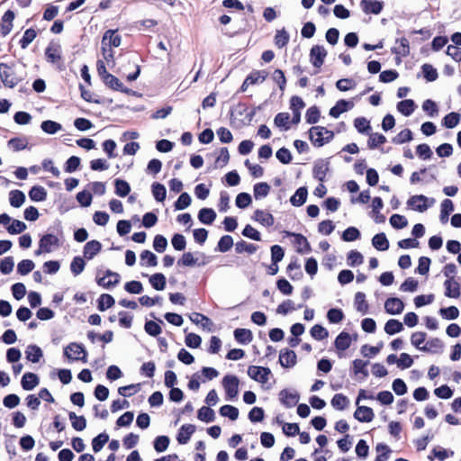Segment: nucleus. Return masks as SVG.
I'll return each instance as SVG.
<instances>
[{
  "instance_id": "1",
  "label": "nucleus",
  "mask_w": 461,
  "mask_h": 461,
  "mask_svg": "<svg viewBox=\"0 0 461 461\" xmlns=\"http://www.w3.org/2000/svg\"><path fill=\"white\" fill-rule=\"evenodd\" d=\"M0 78L5 87L14 88L22 81L13 66L0 63Z\"/></svg>"
},
{
  "instance_id": "2",
  "label": "nucleus",
  "mask_w": 461,
  "mask_h": 461,
  "mask_svg": "<svg viewBox=\"0 0 461 461\" xmlns=\"http://www.w3.org/2000/svg\"><path fill=\"white\" fill-rule=\"evenodd\" d=\"M310 140L314 146L321 147L332 140L334 133L325 127L313 126L309 131Z\"/></svg>"
},
{
  "instance_id": "3",
  "label": "nucleus",
  "mask_w": 461,
  "mask_h": 461,
  "mask_svg": "<svg viewBox=\"0 0 461 461\" xmlns=\"http://www.w3.org/2000/svg\"><path fill=\"white\" fill-rule=\"evenodd\" d=\"M64 355L69 360L72 361H82L83 363L87 362L86 351L85 348L78 343L72 342L64 348Z\"/></svg>"
},
{
  "instance_id": "4",
  "label": "nucleus",
  "mask_w": 461,
  "mask_h": 461,
  "mask_svg": "<svg viewBox=\"0 0 461 461\" xmlns=\"http://www.w3.org/2000/svg\"><path fill=\"white\" fill-rule=\"evenodd\" d=\"M239 379L236 375H227L222 379V386L229 399L236 398L239 393Z\"/></svg>"
},
{
  "instance_id": "5",
  "label": "nucleus",
  "mask_w": 461,
  "mask_h": 461,
  "mask_svg": "<svg viewBox=\"0 0 461 461\" xmlns=\"http://www.w3.org/2000/svg\"><path fill=\"white\" fill-rule=\"evenodd\" d=\"M121 36L116 33L115 30H108L104 32L102 39V51L105 59H107L106 47H119L121 45Z\"/></svg>"
},
{
  "instance_id": "6",
  "label": "nucleus",
  "mask_w": 461,
  "mask_h": 461,
  "mask_svg": "<svg viewBox=\"0 0 461 461\" xmlns=\"http://www.w3.org/2000/svg\"><path fill=\"white\" fill-rule=\"evenodd\" d=\"M271 371L268 367L250 366L248 369L249 376L259 383L265 384L268 381Z\"/></svg>"
},
{
  "instance_id": "7",
  "label": "nucleus",
  "mask_w": 461,
  "mask_h": 461,
  "mask_svg": "<svg viewBox=\"0 0 461 461\" xmlns=\"http://www.w3.org/2000/svg\"><path fill=\"white\" fill-rule=\"evenodd\" d=\"M299 393L294 390L285 389L279 393V400L286 408L294 407L299 402Z\"/></svg>"
},
{
  "instance_id": "8",
  "label": "nucleus",
  "mask_w": 461,
  "mask_h": 461,
  "mask_svg": "<svg viewBox=\"0 0 461 461\" xmlns=\"http://www.w3.org/2000/svg\"><path fill=\"white\" fill-rule=\"evenodd\" d=\"M429 198L423 194H416L412 195L409 198L407 204L411 207L413 210L418 211L420 212H423L427 211L430 204H428Z\"/></svg>"
},
{
  "instance_id": "9",
  "label": "nucleus",
  "mask_w": 461,
  "mask_h": 461,
  "mask_svg": "<svg viewBox=\"0 0 461 461\" xmlns=\"http://www.w3.org/2000/svg\"><path fill=\"white\" fill-rule=\"evenodd\" d=\"M327 56L326 50L320 45H315L311 49L310 60L315 68H321Z\"/></svg>"
},
{
  "instance_id": "10",
  "label": "nucleus",
  "mask_w": 461,
  "mask_h": 461,
  "mask_svg": "<svg viewBox=\"0 0 461 461\" xmlns=\"http://www.w3.org/2000/svg\"><path fill=\"white\" fill-rule=\"evenodd\" d=\"M297 357L294 351L291 349H284L279 354V363L283 367L290 368L295 366Z\"/></svg>"
},
{
  "instance_id": "11",
  "label": "nucleus",
  "mask_w": 461,
  "mask_h": 461,
  "mask_svg": "<svg viewBox=\"0 0 461 461\" xmlns=\"http://www.w3.org/2000/svg\"><path fill=\"white\" fill-rule=\"evenodd\" d=\"M384 309L385 312L389 314H400L404 309V303L399 298H388L384 303Z\"/></svg>"
},
{
  "instance_id": "12",
  "label": "nucleus",
  "mask_w": 461,
  "mask_h": 461,
  "mask_svg": "<svg viewBox=\"0 0 461 461\" xmlns=\"http://www.w3.org/2000/svg\"><path fill=\"white\" fill-rule=\"evenodd\" d=\"M41 250L51 252L54 249L59 246V240L54 234H45L40 240Z\"/></svg>"
},
{
  "instance_id": "13",
  "label": "nucleus",
  "mask_w": 461,
  "mask_h": 461,
  "mask_svg": "<svg viewBox=\"0 0 461 461\" xmlns=\"http://www.w3.org/2000/svg\"><path fill=\"white\" fill-rule=\"evenodd\" d=\"M120 275L118 273L107 270L104 277L97 279V284L104 288L114 286L120 282Z\"/></svg>"
},
{
  "instance_id": "14",
  "label": "nucleus",
  "mask_w": 461,
  "mask_h": 461,
  "mask_svg": "<svg viewBox=\"0 0 461 461\" xmlns=\"http://www.w3.org/2000/svg\"><path fill=\"white\" fill-rule=\"evenodd\" d=\"M291 235L294 238V244L298 253L307 254L311 252V245L303 235L299 233H292Z\"/></svg>"
},
{
  "instance_id": "15",
  "label": "nucleus",
  "mask_w": 461,
  "mask_h": 461,
  "mask_svg": "<svg viewBox=\"0 0 461 461\" xmlns=\"http://www.w3.org/2000/svg\"><path fill=\"white\" fill-rule=\"evenodd\" d=\"M445 295L449 298H458L461 295L460 285L455 278L444 282Z\"/></svg>"
},
{
  "instance_id": "16",
  "label": "nucleus",
  "mask_w": 461,
  "mask_h": 461,
  "mask_svg": "<svg viewBox=\"0 0 461 461\" xmlns=\"http://www.w3.org/2000/svg\"><path fill=\"white\" fill-rule=\"evenodd\" d=\"M360 6L366 14H378L383 9V4L376 0H362Z\"/></svg>"
},
{
  "instance_id": "17",
  "label": "nucleus",
  "mask_w": 461,
  "mask_h": 461,
  "mask_svg": "<svg viewBox=\"0 0 461 461\" xmlns=\"http://www.w3.org/2000/svg\"><path fill=\"white\" fill-rule=\"evenodd\" d=\"M354 417L360 422H370L373 420L375 414L371 408L358 406L354 413Z\"/></svg>"
},
{
  "instance_id": "18",
  "label": "nucleus",
  "mask_w": 461,
  "mask_h": 461,
  "mask_svg": "<svg viewBox=\"0 0 461 461\" xmlns=\"http://www.w3.org/2000/svg\"><path fill=\"white\" fill-rule=\"evenodd\" d=\"M195 431V426L194 425H192V424H184L178 433H177V437H176V439L178 441L179 444H186L191 436L194 433Z\"/></svg>"
},
{
  "instance_id": "19",
  "label": "nucleus",
  "mask_w": 461,
  "mask_h": 461,
  "mask_svg": "<svg viewBox=\"0 0 461 461\" xmlns=\"http://www.w3.org/2000/svg\"><path fill=\"white\" fill-rule=\"evenodd\" d=\"M102 249V244L98 240H90L86 243L83 254L86 259H92L95 255H97Z\"/></svg>"
},
{
  "instance_id": "20",
  "label": "nucleus",
  "mask_w": 461,
  "mask_h": 461,
  "mask_svg": "<svg viewBox=\"0 0 461 461\" xmlns=\"http://www.w3.org/2000/svg\"><path fill=\"white\" fill-rule=\"evenodd\" d=\"M15 18V14L13 11L11 10H7L3 17H2V23H1V33L5 36L7 35L8 33H10V32L12 31L13 29V22Z\"/></svg>"
},
{
  "instance_id": "21",
  "label": "nucleus",
  "mask_w": 461,
  "mask_h": 461,
  "mask_svg": "<svg viewBox=\"0 0 461 461\" xmlns=\"http://www.w3.org/2000/svg\"><path fill=\"white\" fill-rule=\"evenodd\" d=\"M392 51L399 57L408 56L410 53L409 41L404 37L397 39Z\"/></svg>"
},
{
  "instance_id": "22",
  "label": "nucleus",
  "mask_w": 461,
  "mask_h": 461,
  "mask_svg": "<svg viewBox=\"0 0 461 461\" xmlns=\"http://www.w3.org/2000/svg\"><path fill=\"white\" fill-rule=\"evenodd\" d=\"M354 104L346 100H339L337 104L330 110V115L338 118L342 113L348 111L353 107Z\"/></svg>"
},
{
  "instance_id": "23",
  "label": "nucleus",
  "mask_w": 461,
  "mask_h": 461,
  "mask_svg": "<svg viewBox=\"0 0 461 461\" xmlns=\"http://www.w3.org/2000/svg\"><path fill=\"white\" fill-rule=\"evenodd\" d=\"M39 377L37 375L27 372L23 375L21 384L22 387L26 391L34 389L39 384Z\"/></svg>"
},
{
  "instance_id": "24",
  "label": "nucleus",
  "mask_w": 461,
  "mask_h": 461,
  "mask_svg": "<svg viewBox=\"0 0 461 461\" xmlns=\"http://www.w3.org/2000/svg\"><path fill=\"white\" fill-rule=\"evenodd\" d=\"M253 219L267 227L272 226L275 222L273 215L263 210L255 211Z\"/></svg>"
},
{
  "instance_id": "25",
  "label": "nucleus",
  "mask_w": 461,
  "mask_h": 461,
  "mask_svg": "<svg viewBox=\"0 0 461 461\" xmlns=\"http://www.w3.org/2000/svg\"><path fill=\"white\" fill-rule=\"evenodd\" d=\"M189 318L192 322L195 324H200L205 330H212L213 323L205 315L199 312H193Z\"/></svg>"
},
{
  "instance_id": "26",
  "label": "nucleus",
  "mask_w": 461,
  "mask_h": 461,
  "mask_svg": "<svg viewBox=\"0 0 461 461\" xmlns=\"http://www.w3.org/2000/svg\"><path fill=\"white\" fill-rule=\"evenodd\" d=\"M352 339L348 332L339 333L335 339V347L338 350L344 351L348 349L351 345Z\"/></svg>"
},
{
  "instance_id": "27",
  "label": "nucleus",
  "mask_w": 461,
  "mask_h": 461,
  "mask_svg": "<svg viewBox=\"0 0 461 461\" xmlns=\"http://www.w3.org/2000/svg\"><path fill=\"white\" fill-rule=\"evenodd\" d=\"M368 365V361H364L362 359H355L353 361V372L356 376L361 375L359 379H366L368 376V370L366 368Z\"/></svg>"
},
{
  "instance_id": "28",
  "label": "nucleus",
  "mask_w": 461,
  "mask_h": 461,
  "mask_svg": "<svg viewBox=\"0 0 461 461\" xmlns=\"http://www.w3.org/2000/svg\"><path fill=\"white\" fill-rule=\"evenodd\" d=\"M329 170V162L325 160H319L315 162L313 167V175L320 181H323Z\"/></svg>"
},
{
  "instance_id": "29",
  "label": "nucleus",
  "mask_w": 461,
  "mask_h": 461,
  "mask_svg": "<svg viewBox=\"0 0 461 461\" xmlns=\"http://www.w3.org/2000/svg\"><path fill=\"white\" fill-rule=\"evenodd\" d=\"M268 73L266 70H256L251 72L245 79V84H260L267 77Z\"/></svg>"
},
{
  "instance_id": "30",
  "label": "nucleus",
  "mask_w": 461,
  "mask_h": 461,
  "mask_svg": "<svg viewBox=\"0 0 461 461\" xmlns=\"http://www.w3.org/2000/svg\"><path fill=\"white\" fill-rule=\"evenodd\" d=\"M308 191L306 187L298 188L294 194L290 198V202L294 206H302L307 199Z\"/></svg>"
},
{
  "instance_id": "31",
  "label": "nucleus",
  "mask_w": 461,
  "mask_h": 461,
  "mask_svg": "<svg viewBox=\"0 0 461 461\" xmlns=\"http://www.w3.org/2000/svg\"><path fill=\"white\" fill-rule=\"evenodd\" d=\"M25 354L27 359L32 363H38L43 356L41 348L36 345L28 346Z\"/></svg>"
},
{
  "instance_id": "32",
  "label": "nucleus",
  "mask_w": 461,
  "mask_h": 461,
  "mask_svg": "<svg viewBox=\"0 0 461 461\" xmlns=\"http://www.w3.org/2000/svg\"><path fill=\"white\" fill-rule=\"evenodd\" d=\"M234 338L240 344H249L251 342L253 336L249 330L239 328L234 330Z\"/></svg>"
},
{
  "instance_id": "33",
  "label": "nucleus",
  "mask_w": 461,
  "mask_h": 461,
  "mask_svg": "<svg viewBox=\"0 0 461 461\" xmlns=\"http://www.w3.org/2000/svg\"><path fill=\"white\" fill-rule=\"evenodd\" d=\"M415 103L411 99H406L397 104V110L404 116H410L415 110Z\"/></svg>"
},
{
  "instance_id": "34",
  "label": "nucleus",
  "mask_w": 461,
  "mask_h": 461,
  "mask_svg": "<svg viewBox=\"0 0 461 461\" xmlns=\"http://www.w3.org/2000/svg\"><path fill=\"white\" fill-rule=\"evenodd\" d=\"M10 204L14 208H20L25 202V194L20 190H12L9 193Z\"/></svg>"
},
{
  "instance_id": "35",
  "label": "nucleus",
  "mask_w": 461,
  "mask_h": 461,
  "mask_svg": "<svg viewBox=\"0 0 461 461\" xmlns=\"http://www.w3.org/2000/svg\"><path fill=\"white\" fill-rule=\"evenodd\" d=\"M198 219L203 224H212L216 219V212L210 208H203L198 212Z\"/></svg>"
},
{
  "instance_id": "36",
  "label": "nucleus",
  "mask_w": 461,
  "mask_h": 461,
  "mask_svg": "<svg viewBox=\"0 0 461 461\" xmlns=\"http://www.w3.org/2000/svg\"><path fill=\"white\" fill-rule=\"evenodd\" d=\"M372 245L380 251L387 250L389 248V241L384 233L375 234L372 239Z\"/></svg>"
},
{
  "instance_id": "37",
  "label": "nucleus",
  "mask_w": 461,
  "mask_h": 461,
  "mask_svg": "<svg viewBox=\"0 0 461 461\" xmlns=\"http://www.w3.org/2000/svg\"><path fill=\"white\" fill-rule=\"evenodd\" d=\"M103 82L113 90L127 92V89L123 88L122 83L112 74L106 75Z\"/></svg>"
},
{
  "instance_id": "38",
  "label": "nucleus",
  "mask_w": 461,
  "mask_h": 461,
  "mask_svg": "<svg viewBox=\"0 0 461 461\" xmlns=\"http://www.w3.org/2000/svg\"><path fill=\"white\" fill-rule=\"evenodd\" d=\"M354 303L357 312L366 314L368 312V304L366 301V294L362 292H357L355 294Z\"/></svg>"
},
{
  "instance_id": "39",
  "label": "nucleus",
  "mask_w": 461,
  "mask_h": 461,
  "mask_svg": "<svg viewBox=\"0 0 461 461\" xmlns=\"http://www.w3.org/2000/svg\"><path fill=\"white\" fill-rule=\"evenodd\" d=\"M149 281L151 286L158 291H162L166 287V276L161 273L152 275Z\"/></svg>"
},
{
  "instance_id": "40",
  "label": "nucleus",
  "mask_w": 461,
  "mask_h": 461,
  "mask_svg": "<svg viewBox=\"0 0 461 461\" xmlns=\"http://www.w3.org/2000/svg\"><path fill=\"white\" fill-rule=\"evenodd\" d=\"M29 197L34 202H42L46 200L47 192L44 187L35 185L31 188L29 192Z\"/></svg>"
},
{
  "instance_id": "41",
  "label": "nucleus",
  "mask_w": 461,
  "mask_h": 461,
  "mask_svg": "<svg viewBox=\"0 0 461 461\" xmlns=\"http://www.w3.org/2000/svg\"><path fill=\"white\" fill-rule=\"evenodd\" d=\"M46 59L49 62L57 63L61 59L59 45H50L45 51Z\"/></svg>"
},
{
  "instance_id": "42",
  "label": "nucleus",
  "mask_w": 461,
  "mask_h": 461,
  "mask_svg": "<svg viewBox=\"0 0 461 461\" xmlns=\"http://www.w3.org/2000/svg\"><path fill=\"white\" fill-rule=\"evenodd\" d=\"M425 339L426 333L421 331L414 332L411 337V342L414 347L422 351H429V348L427 347V345L421 347V344L424 343Z\"/></svg>"
},
{
  "instance_id": "43",
  "label": "nucleus",
  "mask_w": 461,
  "mask_h": 461,
  "mask_svg": "<svg viewBox=\"0 0 461 461\" xmlns=\"http://www.w3.org/2000/svg\"><path fill=\"white\" fill-rule=\"evenodd\" d=\"M197 418L204 422H212L215 420V412L210 407L203 406L198 410Z\"/></svg>"
},
{
  "instance_id": "44",
  "label": "nucleus",
  "mask_w": 461,
  "mask_h": 461,
  "mask_svg": "<svg viewBox=\"0 0 461 461\" xmlns=\"http://www.w3.org/2000/svg\"><path fill=\"white\" fill-rule=\"evenodd\" d=\"M403 330V325L401 321L395 319L387 321L384 325V331L389 335H393L401 332Z\"/></svg>"
},
{
  "instance_id": "45",
  "label": "nucleus",
  "mask_w": 461,
  "mask_h": 461,
  "mask_svg": "<svg viewBox=\"0 0 461 461\" xmlns=\"http://www.w3.org/2000/svg\"><path fill=\"white\" fill-rule=\"evenodd\" d=\"M254 196L257 200L262 199L267 196L270 191V185L267 183L261 182L254 185L253 188Z\"/></svg>"
},
{
  "instance_id": "46",
  "label": "nucleus",
  "mask_w": 461,
  "mask_h": 461,
  "mask_svg": "<svg viewBox=\"0 0 461 461\" xmlns=\"http://www.w3.org/2000/svg\"><path fill=\"white\" fill-rule=\"evenodd\" d=\"M140 263L148 267H156L158 265V258L151 251L143 250L140 254Z\"/></svg>"
},
{
  "instance_id": "47",
  "label": "nucleus",
  "mask_w": 461,
  "mask_h": 461,
  "mask_svg": "<svg viewBox=\"0 0 461 461\" xmlns=\"http://www.w3.org/2000/svg\"><path fill=\"white\" fill-rule=\"evenodd\" d=\"M41 130L48 134H55L62 129L60 123L54 121L47 120L41 122Z\"/></svg>"
},
{
  "instance_id": "48",
  "label": "nucleus",
  "mask_w": 461,
  "mask_h": 461,
  "mask_svg": "<svg viewBox=\"0 0 461 461\" xmlns=\"http://www.w3.org/2000/svg\"><path fill=\"white\" fill-rule=\"evenodd\" d=\"M349 401L347 396L342 393H337L331 399V405L337 410H344L348 405Z\"/></svg>"
},
{
  "instance_id": "49",
  "label": "nucleus",
  "mask_w": 461,
  "mask_h": 461,
  "mask_svg": "<svg viewBox=\"0 0 461 461\" xmlns=\"http://www.w3.org/2000/svg\"><path fill=\"white\" fill-rule=\"evenodd\" d=\"M115 194L121 197H125L131 192L130 185L122 179H116L114 181Z\"/></svg>"
},
{
  "instance_id": "50",
  "label": "nucleus",
  "mask_w": 461,
  "mask_h": 461,
  "mask_svg": "<svg viewBox=\"0 0 461 461\" xmlns=\"http://www.w3.org/2000/svg\"><path fill=\"white\" fill-rule=\"evenodd\" d=\"M36 36L37 32L34 29H27L24 32L23 38L20 40L21 48L23 50L26 49L33 41Z\"/></svg>"
},
{
  "instance_id": "51",
  "label": "nucleus",
  "mask_w": 461,
  "mask_h": 461,
  "mask_svg": "<svg viewBox=\"0 0 461 461\" xmlns=\"http://www.w3.org/2000/svg\"><path fill=\"white\" fill-rule=\"evenodd\" d=\"M311 336L316 340H322L329 336L328 330L321 325L315 324L310 330Z\"/></svg>"
},
{
  "instance_id": "52",
  "label": "nucleus",
  "mask_w": 461,
  "mask_h": 461,
  "mask_svg": "<svg viewBox=\"0 0 461 461\" xmlns=\"http://www.w3.org/2000/svg\"><path fill=\"white\" fill-rule=\"evenodd\" d=\"M220 414L222 417H228L231 420H236L239 417V410L231 405H223L220 409Z\"/></svg>"
},
{
  "instance_id": "53",
  "label": "nucleus",
  "mask_w": 461,
  "mask_h": 461,
  "mask_svg": "<svg viewBox=\"0 0 461 461\" xmlns=\"http://www.w3.org/2000/svg\"><path fill=\"white\" fill-rule=\"evenodd\" d=\"M235 249L237 253L247 252L249 254H253L257 251L258 246L252 243H248L244 240L239 241L235 245Z\"/></svg>"
},
{
  "instance_id": "54",
  "label": "nucleus",
  "mask_w": 461,
  "mask_h": 461,
  "mask_svg": "<svg viewBox=\"0 0 461 461\" xmlns=\"http://www.w3.org/2000/svg\"><path fill=\"white\" fill-rule=\"evenodd\" d=\"M460 122V114L455 112H452L447 114L443 118V125L446 128L452 129L456 127Z\"/></svg>"
},
{
  "instance_id": "55",
  "label": "nucleus",
  "mask_w": 461,
  "mask_h": 461,
  "mask_svg": "<svg viewBox=\"0 0 461 461\" xmlns=\"http://www.w3.org/2000/svg\"><path fill=\"white\" fill-rule=\"evenodd\" d=\"M109 440V436L106 433H101L95 438H94L92 441V447L94 452L97 453L101 451L105 443Z\"/></svg>"
},
{
  "instance_id": "56",
  "label": "nucleus",
  "mask_w": 461,
  "mask_h": 461,
  "mask_svg": "<svg viewBox=\"0 0 461 461\" xmlns=\"http://www.w3.org/2000/svg\"><path fill=\"white\" fill-rule=\"evenodd\" d=\"M290 36L285 29L278 30L275 36V44L278 48H283L287 45Z\"/></svg>"
},
{
  "instance_id": "57",
  "label": "nucleus",
  "mask_w": 461,
  "mask_h": 461,
  "mask_svg": "<svg viewBox=\"0 0 461 461\" xmlns=\"http://www.w3.org/2000/svg\"><path fill=\"white\" fill-rule=\"evenodd\" d=\"M28 140L26 138H13L8 141V146L14 151H20L27 148Z\"/></svg>"
},
{
  "instance_id": "58",
  "label": "nucleus",
  "mask_w": 461,
  "mask_h": 461,
  "mask_svg": "<svg viewBox=\"0 0 461 461\" xmlns=\"http://www.w3.org/2000/svg\"><path fill=\"white\" fill-rule=\"evenodd\" d=\"M114 303L115 301L112 295L104 294L98 299V309L99 311L103 312L108 308H111Z\"/></svg>"
},
{
  "instance_id": "59",
  "label": "nucleus",
  "mask_w": 461,
  "mask_h": 461,
  "mask_svg": "<svg viewBox=\"0 0 461 461\" xmlns=\"http://www.w3.org/2000/svg\"><path fill=\"white\" fill-rule=\"evenodd\" d=\"M152 194L158 202H163L167 195L166 187L159 183H154L152 185Z\"/></svg>"
},
{
  "instance_id": "60",
  "label": "nucleus",
  "mask_w": 461,
  "mask_h": 461,
  "mask_svg": "<svg viewBox=\"0 0 461 461\" xmlns=\"http://www.w3.org/2000/svg\"><path fill=\"white\" fill-rule=\"evenodd\" d=\"M454 211L453 202L449 199H445L441 203V213L440 219L442 221H446L448 219V215Z\"/></svg>"
},
{
  "instance_id": "61",
  "label": "nucleus",
  "mask_w": 461,
  "mask_h": 461,
  "mask_svg": "<svg viewBox=\"0 0 461 461\" xmlns=\"http://www.w3.org/2000/svg\"><path fill=\"white\" fill-rule=\"evenodd\" d=\"M233 246V239L230 235L222 236L218 241L217 249L220 252H227Z\"/></svg>"
},
{
  "instance_id": "62",
  "label": "nucleus",
  "mask_w": 461,
  "mask_h": 461,
  "mask_svg": "<svg viewBox=\"0 0 461 461\" xmlns=\"http://www.w3.org/2000/svg\"><path fill=\"white\" fill-rule=\"evenodd\" d=\"M86 263L81 257H75L70 264V270L74 276H78L85 269Z\"/></svg>"
},
{
  "instance_id": "63",
  "label": "nucleus",
  "mask_w": 461,
  "mask_h": 461,
  "mask_svg": "<svg viewBox=\"0 0 461 461\" xmlns=\"http://www.w3.org/2000/svg\"><path fill=\"white\" fill-rule=\"evenodd\" d=\"M290 115L287 113H279L276 115L274 122L276 127L284 128L285 130L289 129Z\"/></svg>"
},
{
  "instance_id": "64",
  "label": "nucleus",
  "mask_w": 461,
  "mask_h": 461,
  "mask_svg": "<svg viewBox=\"0 0 461 461\" xmlns=\"http://www.w3.org/2000/svg\"><path fill=\"white\" fill-rule=\"evenodd\" d=\"M376 452L378 453L375 461H386L389 458L390 448L387 445L380 443L375 447Z\"/></svg>"
}]
</instances>
